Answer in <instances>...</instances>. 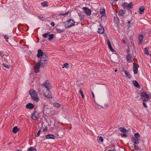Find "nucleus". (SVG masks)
Returning <instances> with one entry per match:
<instances>
[{"mask_svg": "<svg viewBox=\"0 0 151 151\" xmlns=\"http://www.w3.org/2000/svg\"><path fill=\"white\" fill-rule=\"evenodd\" d=\"M37 57L38 58H40V60L35 63V66L34 71L36 73L39 72L40 68H44L48 63L46 59L48 56L41 50L39 49L38 50Z\"/></svg>", "mask_w": 151, "mask_h": 151, "instance_id": "f257e3e1", "label": "nucleus"}, {"mask_svg": "<svg viewBox=\"0 0 151 151\" xmlns=\"http://www.w3.org/2000/svg\"><path fill=\"white\" fill-rule=\"evenodd\" d=\"M29 93L31 96L32 100L36 102H38L40 101L39 97L36 91L32 89H31L29 91Z\"/></svg>", "mask_w": 151, "mask_h": 151, "instance_id": "f03ea898", "label": "nucleus"}, {"mask_svg": "<svg viewBox=\"0 0 151 151\" xmlns=\"http://www.w3.org/2000/svg\"><path fill=\"white\" fill-rule=\"evenodd\" d=\"M134 137L131 138V140L135 145H138L139 143V139L138 138L140 137L139 134L138 133L134 134Z\"/></svg>", "mask_w": 151, "mask_h": 151, "instance_id": "7ed1b4c3", "label": "nucleus"}, {"mask_svg": "<svg viewBox=\"0 0 151 151\" xmlns=\"http://www.w3.org/2000/svg\"><path fill=\"white\" fill-rule=\"evenodd\" d=\"M140 97L141 99L144 101H148L149 99V95L145 92H142L141 93Z\"/></svg>", "mask_w": 151, "mask_h": 151, "instance_id": "20e7f679", "label": "nucleus"}, {"mask_svg": "<svg viewBox=\"0 0 151 151\" xmlns=\"http://www.w3.org/2000/svg\"><path fill=\"white\" fill-rule=\"evenodd\" d=\"M0 55L2 58V60L6 61L7 63L10 62V57L8 56V54L6 52L3 54V53L0 52Z\"/></svg>", "mask_w": 151, "mask_h": 151, "instance_id": "39448f33", "label": "nucleus"}, {"mask_svg": "<svg viewBox=\"0 0 151 151\" xmlns=\"http://www.w3.org/2000/svg\"><path fill=\"white\" fill-rule=\"evenodd\" d=\"M65 24L66 28H69L75 25V22L73 19H70L68 21L65 22Z\"/></svg>", "mask_w": 151, "mask_h": 151, "instance_id": "423d86ee", "label": "nucleus"}, {"mask_svg": "<svg viewBox=\"0 0 151 151\" xmlns=\"http://www.w3.org/2000/svg\"><path fill=\"white\" fill-rule=\"evenodd\" d=\"M43 92L44 95L47 98L51 99L52 98L51 92L49 90H43Z\"/></svg>", "mask_w": 151, "mask_h": 151, "instance_id": "0eeeda50", "label": "nucleus"}, {"mask_svg": "<svg viewBox=\"0 0 151 151\" xmlns=\"http://www.w3.org/2000/svg\"><path fill=\"white\" fill-rule=\"evenodd\" d=\"M42 85L45 88H46L47 89V90H50L51 88V86L49 83V82L47 81L45 82H44L43 83Z\"/></svg>", "mask_w": 151, "mask_h": 151, "instance_id": "6e6552de", "label": "nucleus"}, {"mask_svg": "<svg viewBox=\"0 0 151 151\" xmlns=\"http://www.w3.org/2000/svg\"><path fill=\"white\" fill-rule=\"evenodd\" d=\"M83 9L84 12L87 16L90 15L91 11L90 9L86 7H84Z\"/></svg>", "mask_w": 151, "mask_h": 151, "instance_id": "1a4fd4ad", "label": "nucleus"}, {"mask_svg": "<svg viewBox=\"0 0 151 151\" xmlns=\"http://www.w3.org/2000/svg\"><path fill=\"white\" fill-rule=\"evenodd\" d=\"M98 32L101 34H103L104 32V29L101 24H100L98 27Z\"/></svg>", "mask_w": 151, "mask_h": 151, "instance_id": "9d476101", "label": "nucleus"}, {"mask_svg": "<svg viewBox=\"0 0 151 151\" xmlns=\"http://www.w3.org/2000/svg\"><path fill=\"white\" fill-rule=\"evenodd\" d=\"M31 118L35 120L38 119V115L37 112L36 111H34L32 114Z\"/></svg>", "mask_w": 151, "mask_h": 151, "instance_id": "9b49d317", "label": "nucleus"}, {"mask_svg": "<svg viewBox=\"0 0 151 151\" xmlns=\"http://www.w3.org/2000/svg\"><path fill=\"white\" fill-rule=\"evenodd\" d=\"M127 60L129 63L132 62V55L129 53H128L126 56Z\"/></svg>", "mask_w": 151, "mask_h": 151, "instance_id": "f8f14e48", "label": "nucleus"}, {"mask_svg": "<svg viewBox=\"0 0 151 151\" xmlns=\"http://www.w3.org/2000/svg\"><path fill=\"white\" fill-rule=\"evenodd\" d=\"M46 138L48 139H55V136L52 134H49L46 135Z\"/></svg>", "mask_w": 151, "mask_h": 151, "instance_id": "ddd939ff", "label": "nucleus"}, {"mask_svg": "<svg viewBox=\"0 0 151 151\" xmlns=\"http://www.w3.org/2000/svg\"><path fill=\"white\" fill-rule=\"evenodd\" d=\"M133 84L134 86L139 88H140L141 87L139 85V84L135 80L133 81Z\"/></svg>", "mask_w": 151, "mask_h": 151, "instance_id": "4468645a", "label": "nucleus"}, {"mask_svg": "<svg viewBox=\"0 0 151 151\" xmlns=\"http://www.w3.org/2000/svg\"><path fill=\"white\" fill-rule=\"evenodd\" d=\"M133 71L134 74H137L138 72V68L134 63H133Z\"/></svg>", "mask_w": 151, "mask_h": 151, "instance_id": "2eb2a0df", "label": "nucleus"}, {"mask_svg": "<svg viewBox=\"0 0 151 151\" xmlns=\"http://www.w3.org/2000/svg\"><path fill=\"white\" fill-rule=\"evenodd\" d=\"M143 36L142 35H140L138 38V40L139 41L138 44H141L143 40Z\"/></svg>", "mask_w": 151, "mask_h": 151, "instance_id": "dca6fc26", "label": "nucleus"}, {"mask_svg": "<svg viewBox=\"0 0 151 151\" xmlns=\"http://www.w3.org/2000/svg\"><path fill=\"white\" fill-rule=\"evenodd\" d=\"M34 106L33 104L29 103L27 104L26 106V108L29 109H32L34 108Z\"/></svg>", "mask_w": 151, "mask_h": 151, "instance_id": "f3484780", "label": "nucleus"}, {"mask_svg": "<svg viewBox=\"0 0 151 151\" xmlns=\"http://www.w3.org/2000/svg\"><path fill=\"white\" fill-rule=\"evenodd\" d=\"M19 130V129L18 128L17 126L13 127L12 131L14 133H16Z\"/></svg>", "mask_w": 151, "mask_h": 151, "instance_id": "a211bd4d", "label": "nucleus"}, {"mask_svg": "<svg viewBox=\"0 0 151 151\" xmlns=\"http://www.w3.org/2000/svg\"><path fill=\"white\" fill-rule=\"evenodd\" d=\"M53 106L56 108H58L60 107L61 105L58 103L55 102L53 104Z\"/></svg>", "mask_w": 151, "mask_h": 151, "instance_id": "6ab92c4d", "label": "nucleus"}, {"mask_svg": "<svg viewBox=\"0 0 151 151\" xmlns=\"http://www.w3.org/2000/svg\"><path fill=\"white\" fill-rule=\"evenodd\" d=\"M145 9L144 7L142 6L140 8H139V13L140 14H143Z\"/></svg>", "mask_w": 151, "mask_h": 151, "instance_id": "aec40b11", "label": "nucleus"}, {"mask_svg": "<svg viewBox=\"0 0 151 151\" xmlns=\"http://www.w3.org/2000/svg\"><path fill=\"white\" fill-rule=\"evenodd\" d=\"M78 16L81 21H83L84 19V15H83L81 13H78Z\"/></svg>", "mask_w": 151, "mask_h": 151, "instance_id": "412c9836", "label": "nucleus"}, {"mask_svg": "<svg viewBox=\"0 0 151 151\" xmlns=\"http://www.w3.org/2000/svg\"><path fill=\"white\" fill-rule=\"evenodd\" d=\"M124 73L126 75V76L128 77L129 78H130L131 77V75L127 71V70H125L124 71Z\"/></svg>", "mask_w": 151, "mask_h": 151, "instance_id": "4be33fe9", "label": "nucleus"}, {"mask_svg": "<svg viewBox=\"0 0 151 151\" xmlns=\"http://www.w3.org/2000/svg\"><path fill=\"white\" fill-rule=\"evenodd\" d=\"M124 14V11L123 10H120L119 12V15L120 16H123Z\"/></svg>", "mask_w": 151, "mask_h": 151, "instance_id": "5701e85b", "label": "nucleus"}, {"mask_svg": "<svg viewBox=\"0 0 151 151\" xmlns=\"http://www.w3.org/2000/svg\"><path fill=\"white\" fill-rule=\"evenodd\" d=\"M119 130L122 132H125L127 130L124 127H121L119 128Z\"/></svg>", "mask_w": 151, "mask_h": 151, "instance_id": "b1692460", "label": "nucleus"}, {"mask_svg": "<svg viewBox=\"0 0 151 151\" xmlns=\"http://www.w3.org/2000/svg\"><path fill=\"white\" fill-rule=\"evenodd\" d=\"M97 141H98V142H103V137L101 136H98Z\"/></svg>", "mask_w": 151, "mask_h": 151, "instance_id": "393cba45", "label": "nucleus"}, {"mask_svg": "<svg viewBox=\"0 0 151 151\" xmlns=\"http://www.w3.org/2000/svg\"><path fill=\"white\" fill-rule=\"evenodd\" d=\"M27 151H37V150L35 148L31 147L28 149Z\"/></svg>", "mask_w": 151, "mask_h": 151, "instance_id": "a878e982", "label": "nucleus"}, {"mask_svg": "<svg viewBox=\"0 0 151 151\" xmlns=\"http://www.w3.org/2000/svg\"><path fill=\"white\" fill-rule=\"evenodd\" d=\"M41 4L44 7L47 6H48V4L47 1H45L41 3Z\"/></svg>", "mask_w": 151, "mask_h": 151, "instance_id": "bb28decb", "label": "nucleus"}, {"mask_svg": "<svg viewBox=\"0 0 151 151\" xmlns=\"http://www.w3.org/2000/svg\"><path fill=\"white\" fill-rule=\"evenodd\" d=\"M105 12V9L104 8H101L100 10V12L101 14H103Z\"/></svg>", "mask_w": 151, "mask_h": 151, "instance_id": "cd10ccee", "label": "nucleus"}, {"mask_svg": "<svg viewBox=\"0 0 151 151\" xmlns=\"http://www.w3.org/2000/svg\"><path fill=\"white\" fill-rule=\"evenodd\" d=\"M122 6L123 7V8L124 9L127 8V3H124L122 5Z\"/></svg>", "mask_w": 151, "mask_h": 151, "instance_id": "c85d7f7f", "label": "nucleus"}, {"mask_svg": "<svg viewBox=\"0 0 151 151\" xmlns=\"http://www.w3.org/2000/svg\"><path fill=\"white\" fill-rule=\"evenodd\" d=\"M68 63H66L63 64V66L62 68H66L67 69L69 67V66L68 65Z\"/></svg>", "mask_w": 151, "mask_h": 151, "instance_id": "c756f323", "label": "nucleus"}, {"mask_svg": "<svg viewBox=\"0 0 151 151\" xmlns=\"http://www.w3.org/2000/svg\"><path fill=\"white\" fill-rule=\"evenodd\" d=\"M56 31L59 33H61L64 31V30L60 29L59 28H57L56 29Z\"/></svg>", "mask_w": 151, "mask_h": 151, "instance_id": "7c9ffc66", "label": "nucleus"}, {"mask_svg": "<svg viewBox=\"0 0 151 151\" xmlns=\"http://www.w3.org/2000/svg\"><path fill=\"white\" fill-rule=\"evenodd\" d=\"M53 34L49 35V37L48 38V40L50 41H51L52 39H53Z\"/></svg>", "mask_w": 151, "mask_h": 151, "instance_id": "2f4dec72", "label": "nucleus"}, {"mask_svg": "<svg viewBox=\"0 0 151 151\" xmlns=\"http://www.w3.org/2000/svg\"><path fill=\"white\" fill-rule=\"evenodd\" d=\"M133 6V4H132V3H130L129 4H127V8H132V6Z\"/></svg>", "mask_w": 151, "mask_h": 151, "instance_id": "473e14b6", "label": "nucleus"}, {"mask_svg": "<svg viewBox=\"0 0 151 151\" xmlns=\"http://www.w3.org/2000/svg\"><path fill=\"white\" fill-rule=\"evenodd\" d=\"M79 92H80V93L81 94L82 98H84V94H83V92L82 91V90L81 89H80Z\"/></svg>", "mask_w": 151, "mask_h": 151, "instance_id": "72a5a7b5", "label": "nucleus"}, {"mask_svg": "<svg viewBox=\"0 0 151 151\" xmlns=\"http://www.w3.org/2000/svg\"><path fill=\"white\" fill-rule=\"evenodd\" d=\"M2 65L5 67L7 68H9L10 67V65L5 64L4 63H3Z\"/></svg>", "mask_w": 151, "mask_h": 151, "instance_id": "f704fd0d", "label": "nucleus"}, {"mask_svg": "<svg viewBox=\"0 0 151 151\" xmlns=\"http://www.w3.org/2000/svg\"><path fill=\"white\" fill-rule=\"evenodd\" d=\"M49 34V33H47L43 34L42 35V36L44 38H46L48 36Z\"/></svg>", "mask_w": 151, "mask_h": 151, "instance_id": "c9c22d12", "label": "nucleus"}, {"mask_svg": "<svg viewBox=\"0 0 151 151\" xmlns=\"http://www.w3.org/2000/svg\"><path fill=\"white\" fill-rule=\"evenodd\" d=\"M144 52H145V54H146L147 55H149L148 50H147V48L146 47V48H145Z\"/></svg>", "mask_w": 151, "mask_h": 151, "instance_id": "e433bc0d", "label": "nucleus"}, {"mask_svg": "<svg viewBox=\"0 0 151 151\" xmlns=\"http://www.w3.org/2000/svg\"><path fill=\"white\" fill-rule=\"evenodd\" d=\"M107 43L108 46L111 45L110 41L109 39H108L107 40Z\"/></svg>", "mask_w": 151, "mask_h": 151, "instance_id": "4c0bfd02", "label": "nucleus"}, {"mask_svg": "<svg viewBox=\"0 0 151 151\" xmlns=\"http://www.w3.org/2000/svg\"><path fill=\"white\" fill-rule=\"evenodd\" d=\"M146 102L147 101H143V102L142 103V104H143V105L144 106L145 108H147V105L145 103V102Z\"/></svg>", "mask_w": 151, "mask_h": 151, "instance_id": "58836bf2", "label": "nucleus"}, {"mask_svg": "<svg viewBox=\"0 0 151 151\" xmlns=\"http://www.w3.org/2000/svg\"><path fill=\"white\" fill-rule=\"evenodd\" d=\"M41 132V131L40 130H39V131H38V133H37V134L36 135L37 137H38L40 136V135Z\"/></svg>", "mask_w": 151, "mask_h": 151, "instance_id": "ea45409f", "label": "nucleus"}, {"mask_svg": "<svg viewBox=\"0 0 151 151\" xmlns=\"http://www.w3.org/2000/svg\"><path fill=\"white\" fill-rule=\"evenodd\" d=\"M3 36L5 39L7 41V40L9 39V37L5 35H4Z\"/></svg>", "mask_w": 151, "mask_h": 151, "instance_id": "a19ab883", "label": "nucleus"}, {"mask_svg": "<svg viewBox=\"0 0 151 151\" xmlns=\"http://www.w3.org/2000/svg\"><path fill=\"white\" fill-rule=\"evenodd\" d=\"M109 48L110 50L112 51V52H114V50H113V49L111 46V45H110V46H109Z\"/></svg>", "mask_w": 151, "mask_h": 151, "instance_id": "79ce46f5", "label": "nucleus"}, {"mask_svg": "<svg viewBox=\"0 0 151 151\" xmlns=\"http://www.w3.org/2000/svg\"><path fill=\"white\" fill-rule=\"evenodd\" d=\"M69 11H68L67 12H66L65 13H63V16L68 15L69 14Z\"/></svg>", "mask_w": 151, "mask_h": 151, "instance_id": "37998d69", "label": "nucleus"}, {"mask_svg": "<svg viewBox=\"0 0 151 151\" xmlns=\"http://www.w3.org/2000/svg\"><path fill=\"white\" fill-rule=\"evenodd\" d=\"M134 149L136 150H138L139 149L138 147L137 146H136V145H135L134 146Z\"/></svg>", "mask_w": 151, "mask_h": 151, "instance_id": "c03bdc74", "label": "nucleus"}, {"mask_svg": "<svg viewBox=\"0 0 151 151\" xmlns=\"http://www.w3.org/2000/svg\"><path fill=\"white\" fill-rule=\"evenodd\" d=\"M121 136L122 137H123L124 136V137H127V135L125 134H121Z\"/></svg>", "mask_w": 151, "mask_h": 151, "instance_id": "a18cd8bd", "label": "nucleus"}, {"mask_svg": "<svg viewBox=\"0 0 151 151\" xmlns=\"http://www.w3.org/2000/svg\"><path fill=\"white\" fill-rule=\"evenodd\" d=\"M51 24L52 26H54L55 25V24L53 22H51Z\"/></svg>", "mask_w": 151, "mask_h": 151, "instance_id": "49530a36", "label": "nucleus"}, {"mask_svg": "<svg viewBox=\"0 0 151 151\" xmlns=\"http://www.w3.org/2000/svg\"><path fill=\"white\" fill-rule=\"evenodd\" d=\"M38 18L40 19H42L43 18V17L42 16V15L40 16H38Z\"/></svg>", "mask_w": 151, "mask_h": 151, "instance_id": "de8ad7c7", "label": "nucleus"}, {"mask_svg": "<svg viewBox=\"0 0 151 151\" xmlns=\"http://www.w3.org/2000/svg\"><path fill=\"white\" fill-rule=\"evenodd\" d=\"M122 42L124 44H125L126 43L125 40H122Z\"/></svg>", "mask_w": 151, "mask_h": 151, "instance_id": "09e8293b", "label": "nucleus"}, {"mask_svg": "<svg viewBox=\"0 0 151 151\" xmlns=\"http://www.w3.org/2000/svg\"><path fill=\"white\" fill-rule=\"evenodd\" d=\"M130 22L129 21L128 22V24L127 26H128L129 28V27H130V24H129Z\"/></svg>", "mask_w": 151, "mask_h": 151, "instance_id": "8fccbe9b", "label": "nucleus"}, {"mask_svg": "<svg viewBox=\"0 0 151 151\" xmlns=\"http://www.w3.org/2000/svg\"><path fill=\"white\" fill-rule=\"evenodd\" d=\"M47 127H45V129L43 130V131H44L47 129Z\"/></svg>", "mask_w": 151, "mask_h": 151, "instance_id": "3c124183", "label": "nucleus"}, {"mask_svg": "<svg viewBox=\"0 0 151 151\" xmlns=\"http://www.w3.org/2000/svg\"><path fill=\"white\" fill-rule=\"evenodd\" d=\"M92 96H93V98H94L95 97V96H94V93H93V92H92Z\"/></svg>", "mask_w": 151, "mask_h": 151, "instance_id": "603ef678", "label": "nucleus"}, {"mask_svg": "<svg viewBox=\"0 0 151 151\" xmlns=\"http://www.w3.org/2000/svg\"><path fill=\"white\" fill-rule=\"evenodd\" d=\"M63 13H61V14H59V15H63Z\"/></svg>", "mask_w": 151, "mask_h": 151, "instance_id": "864d4df0", "label": "nucleus"}, {"mask_svg": "<svg viewBox=\"0 0 151 151\" xmlns=\"http://www.w3.org/2000/svg\"><path fill=\"white\" fill-rule=\"evenodd\" d=\"M56 136H59V135L58 134H55Z\"/></svg>", "mask_w": 151, "mask_h": 151, "instance_id": "5fc2aeb1", "label": "nucleus"}, {"mask_svg": "<svg viewBox=\"0 0 151 151\" xmlns=\"http://www.w3.org/2000/svg\"><path fill=\"white\" fill-rule=\"evenodd\" d=\"M115 72H116L117 71V69H115Z\"/></svg>", "mask_w": 151, "mask_h": 151, "instance_id": "6e6d98bb", "label": "nucleus"}, {"mask_svg": "<svg viewBox=\"0 0 151 151\" xmlns=\"http://www.w3.org/2000/svg\"><path fill=\"white\" fill-rule=\"evenodd\" d=\"M98 107L100 108V106H99V105H98Z\"/></svg>", "mask_w": 151, "mask_h": 151, "instance_id": "4d7b16f0", "label": "nucleus"}, {"mask_svg": "<svg viewBox=\"0 0 151 151\" xmlns=\"http://www.w3.org/2000/svg\"><path fill=\"white\" fill-rule=\"evenodd\" d=\"M98 107L100 108V106H99V105H98Z\"/></svg>", "mask_w": 151, "mask_h": 151, "instance_id": "13d9d810", "label": "nucleus"}, {"mask_svg": "<svg viewBox=\"0 0 151 151\" xmlns=\"http://www.w3.org/2000/svg\"><path fill=\"white\" fill-rule=\"evenodd\" d=\"M114 1H118V0H114Z\"/></svg>", "mask_w": 151, "mask_h": 151, "instance_id": "bf43d9fd", "label": "nucleus"}, {"mask_svg": "<svg viewBox=\"0 0 151 151\" xmlns=\"http://www.w3.org/2000/svg\"><path fill=\"white\" fill-rule=\"evenodd\" d=\"M21 151V150H17V151Z\"/></svg>", "mask_w": 151, "mask_h": 151, "instance_id": "052dcab7", "label": "nucleus"}, {"mask_svg": "<svg viewBox=\"0 0 151 151\" xmlns=\"http://www.w3.org/2000/svg\"><path fill=\"white\" fill-rule=\"evenodd\" d=\"M108 151H112L111 150H108Z\"/></svg>", "mask_w": 151, "mask_h": 151, "instance_id": "680f3d73", "label": "nucleus"}, {"mask_svg": "<svg viewBox=\"0 0 151 151\" xmlns=\"http://www.w3.org/2000/svg\"><path fill=\"white\" fill-rule=\"evenodd\" d=\"M150 55L151 56V54H150Z\"/></svg>", "mask_w": 151, "mask_h": 151, "instance_id": "e2e57ef3", "label": "nucleus"}]
</instances>
